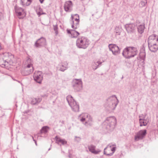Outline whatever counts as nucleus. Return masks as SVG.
Returning <instances> with one entry per match:
<instances>
[{"label":"nucleus","instance_id":"obj_16","mask_svg":"<svg viewBox=\"0 0 158 158\" xmlns=\"http://www.w3.org/2000/svg\"><path fill=\"white\" fill-rule=\"evenodd\" d=\"M73 4L72 1H68L65 2L64 8L65 11L70 12L72 10Z\"/></svg>","mask_w":158,"mask_h":158},{"label":"nucleus","instance_id":"obj_14","mask_svg":"<svg viewBox=\"0 0 158 158\" xmlns=\"http://www.w3.org/2000/svg\"><path fill=\"white\" fill-rule=\"evenodd\" d=\"M125 28L128 33L130 34L133 33L135 31V26L134 24L130 23L126 24Z\"/></svg>","mask_w":158,"mask_h":158},{"label":"nucleus","instance_id":"obj_6","mask_svg":"<svg viewBox=\"0 0 158 158\" xmlns=\"http://www.w3.org/2000/svg\"><path fill=\"white\" fill-rule=\"evenodd\" d=\"M31 60L30 58H28L27 62L28 63L27 66L24 69L22 70L21 73L23 76H27L32 73L34 70V69L31 63Z\"/></svg>","mask_w":158,"mask_h":158},{"label":"nucleus","instance_id":"obj_1","mask_svg":"<svg viewBox=\"0 0 158 158\" xmlns=\"http://www.w3.org/2000/svg\"><path fill=\"white\" fill-rule=\"evenodd\" d=\"M118 102V101L116 96L113 95L106 100L104 106L106 110L111 111L115 109Z\"/></svg>","mask_w":158,"mask_h":158},{"label":"nucleus","instance_id":"obj_38","mask_svg":"<svg viewBox=\"0 0 158 158\" xmlns=\"http://www.w3.org/2000/svg\"><path fill=\"white\" fill-rule=\"evenodd\" d=\"M146 116V114L143 115V114H141L139 116V118H145Z\"/></svg>","mask_w":158,"mask_h":158},{"label":"nucleus","instance_id":"obj_39","mask_svg":"<svg viewBox=\"0 0 158 158\" xmlns=\"http://www.w3.org/2000/svg\"><path fill=\"white\" fill-rule=\"evenodd\" d=\"M75 15H77L78 18L75 19V21H76V22H79V15H77V14H76Z\"/></svg>","mask_w":158,"mask_h":158},{"label":"nucleus","instance_id":"obj_43","mask_svg":"<svg viewBox=\"0 0 158 158\" xmlns=\"http://www.w3.org/2000/svg\"><path fill=\"white\" fill-rule=\"evenodd\" d=\"M143 121H149V120H148L147 119H145V118H142Z\"/></svg>","mask_w":158,"mask_h":158},{"label":"nucleus","instance_id":"obj_8","mask_svg":"<svg viewBox=\"0 0 158 158\" xmlns=\"http://www.w3.org/2000/svg\"><path fill=\"white\" fill-rule=\"evenodd\" d=\"M72 85L74 89L76 91H79L82 89V82L81 79H73Z\"/></svg>","mask_w":158,"mask_h":158},{"label":"nucleus","instance_id":"obj_41","mask_svg":"<svg viewBox=\"0 0 158 158\" xmlns=\"http://www.w3.org/2000/svg\"><path fill=\"white\" fill-rule=\"evenodd\" d=\"M73 15H72L71 17V18H72V20L70 21V23H74V21L73 20Z\"/></svg>","mask_w":158,"mask_h":158},{"label":"nucleus","instance_id":"obj_4","mask_svg":"<svg viewBox=\"0 0 158 158\" xmlns=\"http://www.w3.org/2000/svg\"><path fill=\"white\" fill-rule=\"evenodd\" d=\"M89 44V40L84 36L79 37L76 40V46L79 48L85 49L88 47Z\"/></svg>","mask_w":158,"mask_h":158},{"label":"nucleus","instance_id":"obj_11","mask_svg":"<svg viewBox=\"0 0 158 158\" xmlns=\"http://www.w3.org/2000/svg\"><path fill=\"white\" fill-rule=\"evenodd\" d=\"M147 134L146 130H141L137 132L135 136V141L143 139Z\"/></svg>","mask_w":158,"mask_h":158},{"label":"nucleus","instance_id":"obj_49","mask_svg":"<svg viewBox=\"0 0 158 158\" xmlns=\"http://www.w3.org/2000/svg\"><path fill=\"white\" fill-rule=\"evenodd\" d=\"M31 136L32 137L33 140L34 139L33 137V136Z\"/></svg>","mask_w":158,"mask_h":158},{"label":"nucleus","instance_id":"obj_21","mask_svg":"<svg viewBox=\"0 0 158 158\" xmlns=\"http://www.w3.org/2000/svg\"><path fill=\"white\" fill-rule=\"evenodd\" d=\"M137 28L138 32L140 34H142L145 28V24L143 23L137 25Z\"/></svg>","mask_w":158,"mask_h":158},{"label":"nucleus","instance_id":"obj_24","mask_svg":"<svg viewBox=\"0 0 158 158\" xmlns=\"http://www.w3.org/2000/svg\"><path fill=\"white\" fill-rule=\"evenodd\" d=\"M21 4L23 6H29L32 2V0H21Z\"/></svg>","mask_w":158,"mask_h":158},{"label":"nucleus","instance_id":"obj_31","mask_svg":"<svg viewBox=\"0 0 158 158\" xmlns=\"http://www.w3.org/2000/svg\"><path fill=\"white\" fill-rule=\"evenodd\" d=\"M49 127L48 126L43 127H42L41 129L40 130V132L41 133H46L47 132L48 130L49 129Z\"/></svg>","mask_w":158,"mask_h":158},{"label":"nucleus","instance_id":"obj_32","mask_svg":"<svg viewBox=\"0 0 158 158\" xmlns=\"http://www.w3.org/2000/svg\"><path fill=\"white\" fill-rule=\"evenodd\" d=\"M71 24H72V27L73 29H76L78 27L79 22H77L75 23Z\"/></svg>","mask_w":158,"mask_h":158},{"label":"nucleus","instance_id":"obj_40","mask_svg":"<svg viewBox=\"0 0 158 158\" xmlns=\"http://www.w3.org/2000/svg\"><path fill=\"white\" fill-rule=\"evenodd\" d=\"M67 31L68 33L70 34L71 35V34L72 30H69V29H67Z\"/></svg>","mask_w":158,"mask_h":158},{"label":"nucleus","instance_id":"obj_30","mask_svg":"<svg viewBox=\"0 0 158 158\" xmlns=\"http://www.w3.org/2000/svg\"><path fill=\"white\" fill-rule=\"evenodd\" d=\"M122 30V29L120 27H116L115 28V31L117 35H120Z\"/></svg>","mask_w":158,"mask_h":158},{"label":"nucleus","instance_id":"obj_37","mask_svg":"<svg viewBox=\"0 0 158 158\" xmlns=\"http://www.w3.org/2000/svg\"><path fill=\"white\" fill-rule=\"evenodd\" d=\"M75 140L77 142H79L81 140V138L79 137H77V136L75 137Z\"/></svg>","mask_w":158,"mask_h":158},{"label":"nucleus","instance_id":"obj_47","mask_svg":"<svg viewBox=\"0 0 158 158\" xmlns=\"http://www.w3.org/2000/svg\"><path fill=\"white\" fill-rule=\"evenodd\" d=\"M71 155L70 154L69 155V157L70 158V157H71Z\"/></svg>","mask_w":158,"mask_h":158},{"label":"nucleus","instance_id":"obj_35","mask_svg":"<svg viewBox=\"0 0 158 158\" xmlns=\"http://www.w3.org/2000/svg\"><path fill=\"white\" fill-rule=\"evenodd\" d=\"M67 142L64 139H60V143L64 145L67 144Z\"/></svg>","mask_w":158,"mask_h":158},{"label":"nucleus","instance_id":"obj_25","mask_svg":"<svg viewBox=\"0 0 158 158\" xmlns=\"http://www.w3.org/2000/svg\"><path fill=\"white\" fill-rule=\"evenodd\" d=\"M102 63V62H101L99 61H97V62H94L93 63L92 66L93 69L94 70L96 69L98 67H99V65L101 64Z\"/></svg>","mask_w":158,"mask_h":158},{"label":"nucleus","instance_id":"obj_9","mask_svg":"<svg viewBox=\"0 0 158 158\" xmlns=\"http://www.w3.org/2000/svg\"><path fill=\"white\" fill-rule=\"evenodd\" d=\"M2 55L7 64L12 65L14 63V56L10 53L5 52Z\"/></svg>","mask_w":158,"mask_h":158},{"label":"nucleus","instance_id":"obj_46","mask_svg":"<svg viewBox=\"0 0 158 158\" xmlns=\"http://www.w3.org/2000/svg\"><path fill=\"white\" fill-rule=\"evenodd\" d=\"M39 10L40 11H41V10H42V9L40 7H39Z\"/></svg>","mask_w":158,"mask_h":158},{"label":"nucleus","instance_id":"obj_3","mask_svg":"<svg viewBox=\"0 0 158 158\" xmlns=\"http://www.w3.org/2000/svg\"><path fill=\"white\" fill-rule=\"evenodd\" d=\"M78 119L87 127L91 126L93 124V119L91 116L87 113H84L80 114Z\"/></svg>","mask_w":158,"mask_h":158},{"label":"nucleus","instance_id":"obj_45","mask_svg":"<svg viewBox=\"0 0 158 158\" xmlns=\"http://www.w3.org/2000/svg\"><path fill=\"white\" fill-rule=\"evenodd\" d=\"M33 141L35 142V143L36 145H37V143H36V140H35V139H33Z\"/></svg>","mask_w":158,"mask_h":158},{"label":"nucleus","instance_id":"obj_27","mask_svg":"<svg viewBox=\"0 0 158 158\" xmlns=\"http://www.w3.org/2000/svg\"><path fill=\"white\" fill-rule=\"evenodd\" d=\"M79 35L80 33L74 30H72V33L71 34V37L72 38H76Z\"/></svg>","mask_w":158,"mask_h":158},{"label":"nucleus","instance_id":"obj_28","mask_svg":"<svg viewBox=\"0 0 158 158\" xmlns=\"http://www.w3.org/2000/svg\"><path fill=\"white\" fill-rule=\"evenodd\" d=\"M146 56L145 51L143 50L139 54V57L142 60H144Z\"/></svg>","mask_w":158,"mask_h":158},{"label":"nucleus","instance_id":"obj_12","mask_svg":"<svg viewBox=\"0 0 158 158\" xmlns=\"http://www.w3.org/2000/svg\"><path fill=\"white\" fill-rule=\"evenodd\" d=\"M108 47L110 50L112 52L113 55H116L120 53V49L116 44H110Z\"/></svg>","mask_w":158,"mask_h":158},{"label":"nucleus","instance_id":"obj_44","mask_svg":"<svg viewBox=\"0 0 158 158\" xmlns=\"http://www.w3.org/2000/svg\"><path fill=\"white\" fill-rule=\"evenodd\" d=\"M44 0H40V1L41 3H42Z\"/></svg>","mask_w":158,"mask_h":158},{"label":"nucleus","instance_id":"obj_10","mask_svg":"<svg viewBox=\"0 0 158 158\" xmlns=\"http://www.w3.org/2000/svg\"><path fill=\"white\" fill-rule=\"evenodd\" d=\"M116 149V147L115 145H111L109 144L104 148V154L108 156H111L113 155Z\"/></svg>","mask_w":158,"mask_h":158},{"label":"nucleus","instance_id":"obj_17","mask_svg":"<svg viewBox=\"0 0 158 158\" xmlns=\"http://www.w3.org/2000/svg\"><path fill=\"white\" fill-rule=\"evenodd\" d=\"M88 149L89 152L94 154H97L101 151L99 149L95 150L96 146L93 144H91L88 146Z\"/></svg>","mask_w":158,"mask_h":158},{"label":"nucleus","instance_id":"obj_7","mask_svg":"<svg viewBox=\"0 0 158 158\" xmlns=\"http://www.w3.org/2000/svg\"><path fill=\"white\" fill-rule=\"evenodd\" d=\"M66 98L69 105L72 110L75 112L78 111L79 109V106L73 97L71 95H68Z\"/></svg>","mask_w":158,"mask_h":158},{"label":"nucleus","instance_id":"obj_48","mask_svg":"<svg viewBox=\"0 0 158 158\" xmlns=\"http://www.w3.org/2000/svg\"><path fill=\"white\" fill-rule=\"evenodd\" d=\"M51 148L50 147V148H49L48 149V151H49L50 150H51Z\"/></svg>","mask_w":158,"mask_h":158},{"label":"nucleus","instance_id":"obj_33","mask_svg":"<svg viewBox=\"0 0 158 158\" xmlns=\"http://www.w3.org/2000/svg\"><path fill=\"white\" fill-rule=\"evenodd\" d=\"M53 30L55 31L56 35L58 34V26L57 25H53Z\"/></svg>","mask_w":158,"mask_h":158},{"label":"nucleus","instance_id":"obj_34","mask_svg":"<svg viewBox=\"0 0 158 158\" xmlns=\"http://www.w3.org/2000/svg\"><path fill=\"white\" fill-rule=\"evenodd\" d=\"M147 3L146 0H142L141 2L139 3V6L141 7H143L146 5Z\"/></svg>","mask_w":158,"mask_h":158},{"label":"nucleus","instance_id":"obj_23","mask_svg":"<svg viewBox=\"0 0 158 158\" xmlns=\"http://www.w3.org/2000/svg\"><path fill=\"white\" fill-rule=\"evenodd\" d=\"M42 98H32L31 102V104L36 105L38 104L41 101Z\"/></svg>","mask_w":158,"mask_h":158},{"label":"nucleus","instance_id":"obj_29","mask_svg":"<svg viewBox=\"0 0 158 158\" xmlns=\"http://www.w3.org/2000/svg\"><path fill=\"white\" fill-rule=\"evenodd\" d=\"M149 121H143L142 118H140L139 119V122L140 123V126H145L148 123Z\"/></svg>","mask_w":158,"mask_h":158},{"label":"nucleus","instance_id":"obj_19","mask_svg":"<svg viewBox=\"0 0 158 158\" xmlns=\"http://www.w3.org/2000/svg\"><path fill=\"white\" fill-rule=\"evenodd\" d=\"M129 50L131 54L132 57H133L138 53V50L136 48L134 47H127Z\"/></svg>","mask_w":158,"mask_h":158},{"label":"nucleus","instance_id":"obj_22","mask_svg":"<svg viewBox=\"0 0 158 158\" xmlns=\"http://www.w3.org/2000/svg\"><path fill=\"white\" fill-rule=\"evenodd\" d=\"M68 63L66 61L62 62L60 65V71H64L68 68Z\"/></svg>","mask_w":158,"mask_h":158},{"label":"nucleus","instance_id":"obj_15","mask_svg":"<svg viewBox=\"0 0 158 158\" xmlns=\"http://www.w3.org/2000/svg\"><path fill=\"white\" fill-rule=\"evenodd\" d=\"M46 44V40L45 38L41 37L35 43V45L36 47H40L44 46Z\"/></svg>","mask_w":158,"mask_h":158},{"label":"nucleus","instance_id":"obj_5","mask_svg":"<svg viewBox=\"0 0 158 158\" xmlns=\"http://www.w3.org/2000/svg\"><path fill=\"white\" fill-rule=\"evenodd\" d=\"M105 123L107 130L111 131L113 129L116 124V118L114 116L108 117L106 119Z\"/></svg>","mask_w":158,"mask_h":158},{"label":"nucleus","instance_id":"obj_42","mask_svg":"<svg viewBox=\"0 0 158 158\" xmlns=\"http://www.w3.org/2000/svg\"><path fill=\"white\" fill-rule=\"evenodd\" d=\"M37 14L38 15H39V16L40 15H41L42 14H43L42 13H41V12H37Z\"/></svg>","mask_w":158,"mask_h":158},{"label":"nucleus","instance_id":"obj_26","mask_svg":"<svg viewBox=\"0 0 158 158\" xmlns=\"http://www.w3.org/2000/svg\"><path fill=\"white\" fill-rule=\"evenodd\" d=\"M5 60L4 59V57L2 55H0V65L2 67H4L7 64Z\"/></svg>","mask_w":158,"mask_h":158},{"label":"nucleus","instance_id":"obj_36","mask_svg":"<svg viewBox=\"0 0 158 158\" xmlns=\"http://www.w3.org/2000/svg\"><path fill=\"white\" fill-rule=\"evenodd\" d=\"M55 139L56 140V143L59 144V138L57 136H56L55 138Z\"/></svg>","mask_w":158,"mask_h":158},{"label":"nucleus","instance_id":"obj_13","mask_svg":"<svg viewBox=\"0 0 158 158\" xmlns=\"http://www.w3.org/2000/svg\"><path fill=\"white\" fill-rule=\"evenodd\" d=\"M33 77L34 80L37 83L40 84L41 83L43 79V75L42 73L40 71L35 72L33 75Z\"/></svg>","mask_w":158,"mask_h":158},{"label":"nucleus","instance_id":"obj_2","mask_svg":"<svg viewBox=\"0 0 158 158\" xmlns=\"http://www.w3.org/2000/svg\"><path fill=\"white\" fill-rule=\"evenodd\" d=\"M148 47L152 52H155L158 49V36L155 34L150 36L148 39Z\"/></svg>","mask_w":158,"mask_h":158},{"label":"nucleus","instance_id":"obj_18","mask_svg":"<svg viewBox=\"0 0 158 158\" xmlns=\"http://www.w3.org/2000/svg\"><path fill=\"white\" fill-rule=\"evenodd\" d=\"M131 53L128 47H127L123 50L122 54L126 58L129 59L131 57H132Z\"/></svg>","mask_w":158,"mask_h":158},{"label":"nucleus","instance_id":"obj_20","mask_svg":"<svg viewBox=\"0 0 158 158\" xmlns=\"http://www.w3.org/2000/svg\"><path fill=\"white\" fill-rule=\"evenodd\" d=\"M15 10L17 15L19 16H21L23 13H24L23 9L21 7L16 6L15 7Z\"/></svg>","mask_w":158,"mask_h":158}]
</instances>
